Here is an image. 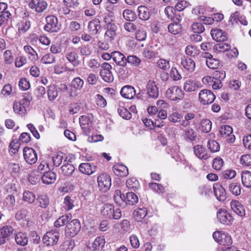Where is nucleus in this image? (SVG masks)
Here are the masks:
<instances>
[{"mask_svg": "<svg viewBox=\"0 0 251 251\" xmlns=\"http://www.w3.org/2000/svg\"><path fill=\"white\" fill-rule=\"evenodd\" d=\"M148 214L147 208L145 207H138L133 211L135 219L138 222H142Z\"/></svg>", "mask_w": 251, "mask_h": 251, "instance_id": "obj_29", "label": "nucleus"}, {"mask_svg": "<svg viewBox=\"0 0 251 251\" xmlns=\"http://www.w3.org/2000/svg\"><path fill=\"white\" fill-rule=\"evenodd\" d=\"M24 50L28 54V58L32 62H35L38 59L37 53L30 46H25Z\"/></svg>", "mask_w": 251, "mask_h": 251, "instance_id": "obj_39", "label": "nucleus"}, {"mask_svg": "<svg viewBox=\"0 0 251 251\" xmlns=\"http://www.w3.org/2000/svg\"><path fill=\"white\" fill-rule=\"evenodd\" d=\"M112 58L117 65L120 66H126V58L122 53L117 51L112 52Z\"/></svg>", "mask_w": 251, "mask_h": 251, "instance_id": "obj_23", "label": "nucleus"}, {"mask_svg": "<svg viewBox=\"0 0 251 251\" xmlns=\"http://www.w3.org/2000/svg\"><path fill=\"white\" fill-rule=\"evenodd\" d=\"M112 68L111 65L107 62H104L101 65L100 75L106 82L110 83L114 80V76L111 72Z\"/></svg>", "mask_w": 251, "mask_h": 251, "instance_id": "obj_6", "label": "nucleus"}, {"mask_svg": "<svg viewBox=\"0 0 251 251\" xmlns=\"http://www.w3.org/2000/svg\"><path fill=\"white\" fill-rule=\"evenodd\" d=\"M30 22L25 18H24L18 24V31L20 33L23 34L26 32L30 27Z\"/></svg>", "mask_w": 251, "mask_h": 251, "instance_id": "obj_41", "label": "nucleus"}, {"mask_svg": "<svg viewBox=\"0 0 251 251\" xmlns=\"http://www.w3.org/2000/svg\"><path fill=\"white\" fill-rule=\"evenodd\" d=\"M37 201L39 206L42 208H46L50 203L49 199L48 196L45 194L38 195Z\"/></svg>", "mask_w": 251, "mask_h": 251, "instance_id": "obj_44", "label": "nucleus"}, {"mask_svg": "<svg viewBox=\"0 0 251 251\" xmlns=\"http://www.w3.org/2000/svg\"><path fill=\"white\" fill-rule=\"evenodd\" d=\"M184 93L181 88L178 86H173L169 88L166 91V97L173 101L181 100Z\"/></svg>", "mask_w": 251, "mask_h": 251, "instance_id": "obj_5", "label": "nucleus"}, {"mask_svg": "<svg viewBox=\"0 0 251 251\" xmlns=\"http://www.w3.org/2000/svg\"><path fill=\"white\" fill-rule=\"evenodd\" d=\"M212 128V122L208 119L203 120L201 122L200 129L204 133L210 132Z\"/></svg>", "mask_w": 251, "mask_h": 251, "instance_id": "obj_50", "label": "nucleus"}, {"mask_svg": "<svg viewBox=\"0 0 251 251\" xmlns=\"http://www.w3.org/2000/svg\"><path fill=\"white\" fill-rule=\"evenodd\" d=\"M23 156L25 160L28 164H34L37 161V153L31 148L25 147L23 150Z\"/></svg>", "mask_w": 251, "mask_h": 251, "instance_id": "obj_11", "label": "nucleus"}, {"mask_svg": "<svg viewBox=\"0 0 251 251\" xmlns=\"http://www.w3.org/2000/svg\"><path fill=\"white\" fill-rule=\"evenodd\" d=\"M127 63L133 66L137 67L141 63V60L135 55H129L126 58V64Z\"/></svg>", "mask_w": 251, "mask_h": 251, "instance_id": "obj_57", "label": "nucleus"}, {"mask_svg": "<svg viewBox=\"0 0 251 251\" xmlns=\"http://www.w3.org/2000/svg\"><path fill=\"white\" fill-rule=\"evenodd\" d=\"M200 101L203 104L212 103L216 98L215 95L210 91L207 89L201 90L199 94Z\"/></svg>", "mask_w": 251, "mask_h": 251, "instance_id": "obj_10", "label": "nucleus"}, {"mask_svg": "<svg viewBox=\"0 0 251 251\" xmlns=\"http://www.w3.org/2000/svg\"><path fill=\"white\" fill-rule=\"evenodd\" d=\"M198 88L196 81L191 79L186 80L183 84V89L187 92H194Z\"/></svg>", "mask_w": 251, "mask_h": 251, "instance_id": "obj_35", "label": "nucleus"}, {"mask_svg": "<svg viewBox=\"0 0 251 251\" xmlns=\"http://www.w3.org/2000/svg\"><path fill=\"white\" fill-rule=\"evenodd\" d=\"M56 61L55 57L51 53H47L44 55L41 58V61L43 64H52L54 63Z\"/></svg>", "mask_w": 251, "mask_h": 251, "instance_id": "obj_55", "label": "nucleus"}, {"mask_svg": "<svg viewBox=\"0 0 251 251\" xmlns=\"http://www.w3.org/2000/svg\"><path fill=\"white\" fill-rule=\"evenodd\" d=\"M220 43L215 45L214 47V50L219 52H225L228 50L230 48V45L220 42Z\"/></svg>", "mask_w": 251, "mask_h": 251, "instance_id": "obj_53", "label": "nucleus"}, {"mask_svg": "<svg viewBox=\"0 0 251 251\" xmlns=\"http://www.w3.org/2000/svg\"><path fill=\"white\" fill-rule=\"evenodd\" d=\"M8 169L12 175H17L20 171V167L19 164L10 162L8 163Z\"/></svg>", "mask_w": 251, "mask_h": 251, "instance_id": "obj_62", "label": "nucleus"}, {"mask_svg": "<svg viewBox=\"0 0 251 251\" xmlns=\"http://www.w3.org/2000/svg\"><path fill=\"white\" fill-rule=\"evenodd\" d=\"M186 53L189 56H196L199 54V50L195 46H187L185 48Z\"/></svg>", "mask_w": 251, "mask_h": 251, "instance_id": "obj_58", "label": "nucleus"}, {"mask_svg": "<svg viewBox=\"0 0 251 251\" xmlns=\"http://www.w3.org/2000/svg\"><path fill=\"white\" fill-rule=\"evenodd\" d=\"M221 139L228 143H232L235 141V137L233 134L231 126L228 125L222 126L220 130Z\"/></svg>", "mask_w": 251, "mask_h": 251, "instance_id": "obj_7", "label": "nucleus"}, {"mask_svg": "<svg viewBox=\"0 0 251 251\" xmlns=\"http://www.w3.org/2000/svg\"><path fill=\"white\" fill-rule=\"evenodd\" d=\"M13 228L11 226H5L0 228V245L4 244L12 233Z\"/></svg>", "mask_w": 251, "mask_h": 251, "instance_id": "obj_20", "label": "nucleus"}, {"mask_svg": "<svg viewBox=\"0 0 251 251\" xmlns=\"http://www.w3.org/2000/svg\"><path fill=\"white\" fill-rule=\"evenodd\" d=\"M100 21L98 19H95L88 23V28L91 34L96 35L100 28Z\"/></svg>", "mask_w": 251, "mask_h": 251, "instance_id": "obj_32", "label": "nucleus"}, {"mask_svg": "<svg viewBox=\"0 0 251 251\" xmlns=\"http://www.w3.org/2000/svg\"><path fill=\"white\" fill-rule=\"evenodd\" d=\"M126 184L129 189L134 191L138 189L140 187L139 182L135 177L129 178L127 180Z\"/></svg>", "mask_w": 251, "mask_h": 251, "instance_id": "obj_47", "label": "nucleus"}, {"mask_svg": "<svg viewBox=\"0 0 251 251\" xmlns=\"http://www.w3.org/2000/svg\"><path fill=\"white\" fill-rule=\"evenodd\" d=\"M79 121L80 126L83 131L86 134L90 133L92 127V122L90 118L85 115H82L79 117Z\"/></svg>", "mask_w": 251, "mask_h": 251, "instance_id": "obj_16", "label": "nucleus"}, {"mask_svg": "<svg viewBox=\"0 0 251 251\" xmlns=\"http://www.w3.org/2000/svg\"><path fill=\"white\" fill-rule=\"evenodd\" d=\"M213 237L220 245L225 246L222 249L223 251H235L234 247L231 246L232 244V240L229 234L222 231H217L213 233Z\"/></svg>", "mask_w": 251, "mask_h": 251, "instance_id": "obj_1", "label": "nucleus"}, {"mask_svg": "<svg viewBox=\"0 0 251 251\" xmlns=\"http://www.w3.org/2000/svg\"><path fill=\"white\" fill-rule=\"evenodd\" d=\"M105 243V239L103 236L97 237L92 243V251H100L104 247Z\"/></svg>", "mask_w": 251, "mask_h": 251, "instance_id": "obj_30", "label": "nucleus"}, {"mask_svg": "<svg viewBox=\"0 0 251 251\" xmlns=\"http://www.w3.org/2000/svg\"><path fill=\"white\" fill-rule=\"evenodd\" d=\"M230 206L233 211L238 216L244 217L245 216V209L243 205L238 201H232L230 202Z\"/></svg>", "mask_w": 251, "mask_h": 251, "instance_id": "obj_24", "label": "nucleus"}, {"mask_svg": "<svg viewBox=\"0 0 251 251\" xmlns=\"http://www.w3.org/2000/svg\"><path fill=\"white\" fill-rule=\"evenodd\" d=\"M46 24L44 29L50 33L58 32L61 28V25L58 23L57 18L54 15H49L46 17Z\"/></svg>", "mask_w": 251, "mask_h": 251, "instance_id": "obj_2", "label": "nucleus"}, {"mask_svg": "<svg viewBox=\"0 0 251 251\" xmlns=\"http://www.w3.org/2000/svg\"><path fill=\"white\" fill-rule=\"evenodd\" d=\"M168 29L169 32L176 35L181 32L182 27L180 24L176 21L174 23L170 24L168 26Z\"/></svg>", "mask_w": 251, "mask_h": 251, "instance_id": "obj_45", "label": "nucleus"}, {"mask_svg": "<svg viewBox=\"0 0 251 251\" xmlns=\"http://www.w3.org/2000/svg\"><path fill=\"white\" fill-rule=\"evenodd\" d=\"M48 99L50 101H53L58 96V92L57 86L51 85L49 86L47 91Z\"/></svg>", "mask_w": 251, "mask_h": 251, "instance_id": "obj_42", "label": "nucleus"}, {"mask_svg": "<svg viewBox=\"0 0 251 251\" xmlns=\"http://www.w3.org/2000/svg\"><path fill=\"white\" fill-rule=\"evenodd\" d=\"M101 214L105 218L115 220L119 219L122 216L121 210L118 208L114 209V206L110 204L104 205Z\"/></svg>", "mask_w": 251, "mask_h": 251, "instance_id": "obj_4", "label": "nucleus"}, {"mask_svg": "<svg viewBox=\"0 0 251 251\" xmlns=\"http://www.w3.org/2000/svg\"><path fill=\"white\" fill-rule=\"evenodd\" d=\"M59 233L56 230L47 232L43 237V242L47 246L55 245L59 239Z\"/></svg>", "mask_w": 251, "mask_h": 251, "instance_id": "obj_8", "label": "nucleus"}, {"mask_svg": "<svg viewBox=\"0 0 251 251\" xmlns=\"http://www.w3.org/2000/svg\"><path fill=\"white\" fill-rule=\"evenodd\" d=\"M184 137L191 141H195L197 138V133L191 128H188L185 130Z\"/></svg>", "mask_w": 251, "mask_h": 251, "instance_id": "obj_59", "label": "nucleus"}, {"mask_svg": "<svg viewBox=\"0 0 251 251\" xmlns=\"http://www.w3.org/2000/svg\"><path fill=\"white\" fill-rule=\"evenodd\" d=\"M97 182L100 190L103 192L108 190L111 185L110 176L105 173H102L98 176Z\"/></svg>", "mask_w": 251, "mask_h": 251, "instance_id": "obj_9", "label": "nucleus"}, {"mask_svg": "<svg viewBox=\"0 0 251 251\" xmlns=\"http://www.w3.org/2000/svg\"><path fill=\"white\" fill-rule=\"evenodd\" d=\"M114 174L120 177H125L128 174L127 168L123 164H116L113 167Z\"/></svg>", "mask_w": 251, "mask_h": 251, "instance_id": "obj_25", "label": "nucleus"}, {"mask_svg": "<svg viewBox=\"0 0 251 251\" xmlns=\"http://www.w3.org/2000/svg\"><path fill=\"white\" fill-rule=\"evenodd\" d=\"M120 94L121 96L127 99H132L136 96V91L135 88L129 85L123 86L121 91Z\"/></svg>", "mask_w": 251, "mask_h": 251, "instance_id": "obj_17", "label": "nucleus"}, {"mask_svg": "<svg viewBox=\"0 0 251 251\" xmlns=\"http://www.w3.org/2000/svg\"><path fill=\"white\" fill-rule=\"evenodd\" d=\"M36 197L35 194L30 191H25L23 193L22 200L27 202L28 203H32L35 200Z\"/></svg>", "mask_w": 251, "mask_h": 251, "instance_id": "obj_49", "label": "nucleus"}, {"mask_svg": "<svg viewBox=\"0 0 251 251\" xmlns=\"http://www.w3.org/2000/svg\"><path fill=\"white\" fill-rule=\"evenodd\" d=\"M241 179L242 184L245 187L251 188V172L243 171L241 174Z\"/></svg>", "mask_w": 251, "mask_h": 251, "instance_id": "obj_28", "label": "nucleus"}, {"mask_svg": "<svg viewBox=\"0 0 251 251\" xmlns=\"http://www.w3.org/2000/svg\"><path fill=\"white\" fill-rule=\"evenodd\" d=\"M20 146V144L16 140H13L10 142L9 146V152L12 155L15 154L18 151L19 149Z\"/></svg>", "mask_w": 251, "mask_h": 251, "instance_id": "obj_54", "label": "nucleus"}, {"mask_svg": "<svg viewBox=\"0 0 251 251\" xmlns=\"http://www.w3.org/2000/svg\"><path fill=\"white\" fill-rule=\"evenodd\" d=\"M123 102L119 103V107L118 108V112L120 116L123 119L128 120L131 118V113L128 111L125 105Z\"/></svg>", "mask_w": 251, "mask_h": 251, "instance_id": "obj_37", "label": "nucleus"}, {"mask_svg": "<svg viewBox=\"0 0 251 251\" xmlns=\"http://www.w3.org/2000/svg\"><path fill=\"white\" fill-rule=\"evenodd\" d=\"M240 163L245 166L251 165V154H246L242 155L240 158Z\"/></svg>", "mask_w": 251, "mask_h": 251, "instance_id": "obj_64", "label": "nucleus"}, {"mask_svg": "<svg viewBox=\"0 0 251 251\" xmlns=\"http://www.w3.org/2000/svg\"><path fill=\"white\" fill-rule=\"evenodd\" d=\"M25 104H23L22 101H15L13 104L14 111L20 115H25L26 113V109L25 107Z\"/></svg>", "mask_w": 251, "mask_h": 251, "instance_id": "obj_43", "label": "nucleus"}, {"mask_svg": "<svg viewBox=\"0 0 251 251\" xmlns=\"http://www.w3.org/2000/svg\"><path fill=\"white\" fill-rule=\"evenodd\" d=\"M242 187L240 184L237 182L231 183L228 187L229 191L235 196L241 194Z\"/></svg>", "mask_w": 251, "mask_h": 251, "instance_id": "obj_46", "label": "nucleus"}, {"mask_svg": "<svg viewBox=\"0 0 251 251\" xmlns=\"http://www.w3.org/2000/svg\"><path fill=\"white\" fill-rule=\"evenodd\" d=\"M65 57L67 60L75 67L78 66L80 64L79 61L78 60V56L75 51L72 50L67 52Z\"/></svg>", "mask_w": 251, "mask_h": 251, "instance_id": "obj_34", "label": "nucleus"}, {"mask_svg": "<svg viewBox=\"0 0 251 251\" xmlns=\"http://www.w3.org/2000/svg\"><path fill=\"white\" fill-rule=\"evenodd\" d=\"M217 217L220 223L229 225L232 224L233 219L231 215L226 210L220 209L217 212Z\"/></svg>", "mask_w": 251, "mask_h": 251, "instance_id": "obj_12", "label": "nucleus"}, {"mask_svg": "<svg viewBox=\"0 0 251 251\" xmlns=\"http://www.w3.org/2000/svg\"><path fill=\"white\" fill-rule=\"evenodd\" d=\"M123 16L126 20L129 22L134 21L136 18L135 12L129 9L125 10L123 11Z\"/></svg>", "mask_w": 251, "mask_h": 251, "instance_id": "obj_52", "label": "nucleus"}, {"mask_svg": "<svg viewBox=\"0 0 251 251\" xmlns=\"http://www.w3.org/2000/svg\"><path fill=\"white\" fill-rule=\"evenodd\" d=\"M206 64L207 67L211 69H217L220 66L219 61L213 57L209 59H206Z\"/></svg>", "mask_w": 251, "mask_h": 251, "instance_id": "obj_60", "label": "nucleus"}, {"mask_svg": "<svg viewBox=\"0 0 251 251\" xmlns=\"http://www.w3.org/2000/svg\"><path fill=\"white\" fill-rule=\"evenodd\" d=\"M207 147L211 152H216L220 151L219 144L215 140H209L207 144Z\"/></svg>", "mask_w": 251, "mask_h": 251, "instance_id": "obj_51", "label": "nucleus"}, {"mask_svg": "<svg viewBox=\"0 0 251 251\" xmlns=\"http://www.w3.org/2000/svg\"><path fill=\"white\" fill-rule=\"evenodd\" d=\"M212 38L217 42H224L227 39L226 33L220 29H212L211 30Z\"/></svg>", "mask_w": 251, "mask_h": 251, "instance_id": "obj_22", "label": "nucleus"}, {"mask_svg": "<svg viewBox=\"0 0 251 251\" xmlns=\"http://www.w3.org/2000/svg\"><path fill=\"white\" fill-rule=\"evenodd\" d=\"M41 178L44 184H50L54 182L56 178V175L54 172L48 171L43 174Z\"/></svg>", "mask_w": 251, "mask_h": 251, "instance_id": "obj_31", "label": "nucleus"}, {"mask_svg": "<svg viewBox=\"0 0 251 251\" xmlns=\"http://www.w3.org/2000/svg\"><path fill=\"white\" fill-rule=\"evenodd\" d=\"M214 195L216 199L221 201H225L226 199V193L225 188L219 184L213 185Z\"/></svg>", "mask_w": 251, "mask_h": 251, "instance_id": "obj_18", "label": "nucleus"}, {"mask_svg": "<svg viewBox=\"0 0 251 251\" xmlns=\"http://www.w3.org/2000/svg\"><path fill=\"white\" fill-rule=\"evenodd\" d=\"M157 66L159 68L165 71H168L170 68V62L169 60L164 59H159L157 63Z\"/></svg>", "mask_w": 251, "mask_h": 251, "instance_id": "obj_56", "label": "nucleus"}, {"mask_svg": "<svg viewBox=\"0 0 251 251\" xmlns=\"http://www.w3.org/2000/svg\"><path fill=\"white\" fill-rule=\"evenodd\" d=\"M78 169L81 173L90 176L96 171L97 167L89 163H83L79 165Z\"/></svg>", "mask_w": 251, "mask_h": 251, "instance_id": "obj_19", "label": "nucleus"}, {"mask_svg": "<svg viewBox=\"0 0 251 251\" xmlns=\"http://www.w3.org/2000/svg\"><path fill=\"white\" fill-rule=\"evenodd\" d=\"M83 80L79 77L73 79L71 82V86L76 90L80 89L83 85Z\"/></svg>", "mask_w": 251, "mask_h": 251, "instance_id": "obj_63", "label": "nucleus"}, {"mask_svg": "<svg viewBox=\"0 0 251 251\" xmlns=\"http://www.w3.org/2000/svg\"><path fill=\"white\" fill-rule=\"evenodd\" d=\"M72 218V215L68 214L58 218L54 222V225L55 227H58L63 226L69 223V221Z\"/></svg>", "mask_w": 251, "mask_h": 251, "instance_id": "obj_40", "label": "nucleus"}, {"mask_svg": "<svg viewBox=\"0 0 251 251\" xmlns=\"http://www.w3.org/2000/svg\"><path fill=\"white\" fill-rule=\"evenodd\" d=\"M81 225L78 219H74L68 223L65 227V234L66 237L72 238L78 234L81 229Z\"/></svg>", "mask_w": 251, "mask_h": 251, "instance_id": "obj_3", "label": "nucleus"}, {"mask_svg": "<svg viewBox=\"0 0 251 251\" xmlns=\"http://www.w3.org/2000/svg\"><path fill=\"white\" fill-rule=\"evenodd\" d=\"M63 174L66 176H70L75 171L74 166L71 164L66 163L64 164L61 168Z\"/></svg>", "mask_w": 251, "mask_h": 251, "instance_id": "obj_48", "label": "nucleus"}, {"mask_svg": "<svg viewBox=\"0 0 251 251\" xmlns=\"http://www.w3.org/2000/svg\"><path fill=\"white\" fill-rule=\"evenodd\" d=\"M181 65L186 71L190 73L194 72L196 67L195 61L189 57L182 58Z\"/></svg>", "mask_w": 251, "mask_h": 251, "instance_id": "obj_21", "label": "nucleus"}, {"mask_svg": "<svg viewBox=\"0 0 251 251\" xmlns=\"http://www.w3.org/2000/svg\"><path fill=\"white\" fill-rule=\"evenodd\" d=\"M146 89L150 98L156 99L158 97V88L154 81L150 80L147 84Z\"/></svg>", "mask_w": 251, "mask_h": 251, "instance_id": "obj_14", "label": "nucleus"}, {"mask_svg": "<svg viewBox=\"0 0 251 251\" xmlns=\"http://www.w3.org/2000/svg\"><path fill=\"white\" fill-rule=\"evenodd\" d=\"M138 14L139 18L142 20L146 21L150 19L151 14L149 8L144 5H140L138 7Z\"/></svg>", "mask_w": 251, "mask_h": 251, "instance_id": "obj_33", "label": "nucleus"}, {"mask_svg": "<svg viewBox=\"0 0 251 251\" xmlns=\"http://www.w3.org/2000/svg\"><path fill=\"white\" fill-rule=\"evenodd\" d=\"M28 5L36 12L42 13L47 8L48 3L44 0H31Z\"/></svg>", "mask_w": 251, "mask_h": 251, "instance_id": "obj_13", "label": "nucleus"}, {"mask_svg": "<svg viewBox=\"0 0 251 251\" xmlns=\"http://www.w3.org/2000/svg\"><path fill=\"white\" fill-rule=\"evenodd\" d=\"M106 31L104 34V37L108 41H111L116 35V31L117 27L115 24L109 25L105 27Z\"/></svg>", "mask_w": 251, "mask_h": 251, "instance_id": "obj_27", "label": "nucleus"}, {"mask_svg": "<svg viewBox=\"0 0 251 251\" xmlns=\"http://www.w3.org/2000/svg\"><path fill=\"white\" fill-rule=\"evenodd\" d=\"M224 162L223 159L220 157L215 158L213 160L212 167L216 170H220L223 167Z\"/></svg>", "mask_w": 251, "mask_h": 251, "instance_id": "obj_61", "label": "nucleus"}, {"mask_svg": "<svg viewBox=\"0 0 251 251\" xmlns=\"http://www.w3.org/2000/svg\"><path fill=\"white\" fill-rule=\"evenodd\" d=\"M16 243L21 246L26 245L28 242V238L26 233L22 232L17 233L15 237Z\"/></svg>", "mask_w": 251, "mask_h": 251, "instance_id": "obj_36", "label": "nucleus"}, {"mask_svg": "<svg viewBox=\"0 0 251 251\" xmlns=\"http://www.w3.org/2000/svg\"><path fill=\"white\" fill-rule=\"evenodd\" d=\"M117 74L119 77L122 80L127 79L132 74V70L126 66H120L117 70Z\"/></svg>", "mask_w": 251, "mask_h": 251, "instance_id": "obj_26", "label": "nucleus"}, {"mask_svg": "<svg viewBox=\"0 0 251 251\" xmlns=\"http://www.w3.org/2000/svg\"><path fill=\"white\" fill-rule=\"evenodd\" d=\"M195 155L201 160H207L210 157L206 149L201 145H197L193 147Z\"/></svg>", "mask_w": 251, "mask_h": 251, "instance_id": "obj_15", "label": "nucleus"}, {"mask_svg": "<svg viewBox=\"0 0 251 251\" xmlns=\"http://www.w3.org/2000/svg\"><path fill=\"white\" fill-rule=\"evenodd\" d=\"M123 198L126 204L132 205L138 202L137 196L133 192L127 193L126 197L123 195Z\"/></svg>", "mask_w": 251, "mask_h": 251, "instance_id": "obj_38", "label": "nucleus"}]
</instances>
